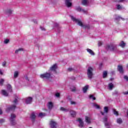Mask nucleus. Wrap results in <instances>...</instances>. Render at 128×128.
<instances>
[{"mask_svg":"<svg viewBox=\"0 0 128 128\" xmlns=\"http://www.w3.org/2000/svg\"><path fill=\"white\" fill-rule=\"evenodd\" d=\"M56 68H58V65L56 64H54L50 68L48 72L41 74L40 78H42L44 80H48V78L52 76V74H56Z\"/></svg>","mask_w":128,"mask_h":128,"instance_id":"obj_1","label":"nucleus"},{"mask_svg":"<svg viewBox=\"0 0 128 128\" xmlns=\"http://www.w3.org/2000/svg\"><path fill=\"white\" fill-rule=\"evenodd\" d=\"M71 20L74 22H76L78 26H81V28H87V30L90 29V25L88 24H82V20L76 18L74 16H70Z\"/></svg>","mask_w":128,"mask_h":128,"instance_id":"obj_2","label":"nucleus"},{"mask_svg":"<svg viewBox=\"0 0 128 128\" xmlns=\"http://www.w3.org/2000/svg\"><path fill=\"white\" fill-rule=\"evenodd\" d=\"M106 49L108 50H112V52H116L118 48H116V45L114 44H110V45H107L106 46Z\"/></svg>","mask_w":128,"mask_h":128,"instance_id":"obj_3","label":"nucleus"},{"mask_svg":"<svg viewBox=\"0 0 128 128\" xmlns=\"http://www.w3.org/2000/svg\"><path fill=\"white\" fill-rule=\"evenodd\" d=\"M16 114H12L10 118V122L12 126L16 124Z\"/></svg>","mask_w":128,"mask_h":128,"instance_id":"obj_4","label":"nucleus"},{"mask_svg":"<svg viewBox=\"0 0 128 128\" xmlns=\"http://www.w3.org/2000/svg\"><path fill=\"white\" fill-rule=\"evenodd\" d=\"M92 72H94V68L92 67H88L87 70V74L88 78H92Z\"/></svg>","mask_w":128,"mask_h":128,"instance_id":"obj_5","label":"nucleus"},{"mask_svg":"<svg viewBox=\"0 0 128 128\" xmlns=\"http://www.w3.org/2000/svg\"><path fill=\"white\" fill-rule=\"evenodd\" d=\"M76 10H77V12H82L83 14H88V11H86V10H85L84 9H82L80 6H78L76 8Z\"/></svg>","mask_w":128,"mask_h":128,"instance_id":"obj_6","label":"nucleus"},{"mask_svg":"<svg viewBox=\"0 0 128 128\" xmlns=\"http://www.w3.org/2000/svg\"><path fill=\"white\" fill-rule=\"evenodd\" d=\"M103 122L105 124V126H106V128H110V123L108 122V118L106 116L103 118Z\"/></svg>","mask_w":128,"mask_h":128,"instance_id":"obj_7","label":"nucleus"},{"mask_svg":"<svg viewBox=\"0 0 128 128\" xmlns=\"http://www.w3.org/2000/svg\"><path fill=\"white\" fill-rule=\"evenodd\" d=\"M16 110V104L8 107L6 109V112H10V110Z\"/></svg>","mask_w":128,"mask_h":128,"instance_id":"obj_8","label":"nucleus"},{"mask_svg":"<svg viewBox=\"0 0 128 128\" xmlns=\"http://www.w3.org/2000/svg\"><path fill=\"white\" fill-rule=\"evenodd\" d=\"M65 4L68 8H70L72 4V0H65Z\"/></svg>","mask_w":128,"mask_h":128,"instance_id":"obj_9","label":"nucleus"},{"mask_svg":"<svg viewBox=\"0 0 128 128\" xmlns=\"http://www.w3.org/2000/svg\"><path fill=\"white\" fill-rule=\"evenodd\" d=\"M50 126L52 128H56V122H54V120H51L50 123Z\"/></svg>","mask_w":128,"mask_h":128,"instance_id":"obj_10","label":"nucleus"},{"mask_svg":"<svg viewBox=\"0 0 128 128\" xmlns=\"http://www.w3.org/2000/svg\"><path fill=\"white\" fill-rule=\"evenodd\" d=\"M77 122H78L80 124H79L80 128H82L84 126V122H82V118H78V120H77Z\"/></svg>","mask_w":128,"mask_h":128,"instance_id":"obj_11","label":"nucleus"},{"mask_svg":"<svg viewBox=\"0 0 128 128\" xmlns=\"http://www.w3.org/2000/svg\"><path fill=\"white\" fill-rule=\"evenodd\" d=\"M32 97H29L26 99V103L27 104H32Z\"/></svg>","mask_w":128,"mask_h":128,"instance_id":"obj_12","label":"nucleus"},{"mask_svg":"<svg viewBox=\"0 0 128 128\" xmlns=\"http://www.w3.org/2000/svg\"><path fill=\"white\" fill-rule=\"evenodd\" d=\"M104 112L106 114H108V106L104 107V112H100V114H102V116H104Z\"/></svg>","mask_w":128,"mask_h":128,"instance_id":"obj_13","label":"nucleus"},{"mask_svg":"<svg viewBox=\"0 0 128 128\" xmlns=\"http://www.w3.org/2000/svg\"><path fill=\"white\" fill-rule=\"evenodd\" d=\"M47 106L48 110H52V108H54V104H52V102H48V103Z\"/></svg>","mask_w":128,"mask_h":128,"instance_id":"obj_14","label":"nucleus"},{"mask_svg":"<svg viewBox=\"0 0 128 128\" xmlns=\"http://www.w3.org/2000/svg\"><path fill=\"white\" fill-rule=\"evenodd\" d=\"M36 114L34 112H32V113L31 115H30V118L32 120V122H34V120H36Z\"/></svg>","mask_w":128,"mask_h":128,"instance_id":"obj_15","label":"nucleus"},{"mask_svg":"<svg viewBox=\"0 0 128 128\" xmlns=\"http://www.w3.org/2000/svg\"><path fill=\"white\" fill-rule=\"evenodd\" d=\"M116 9L118 10H124V8L121 5L117 4L116 5Z\"/></svg>","mask_w":128,"mask_h":128,"instance_id":"obj_16","label":"nucleus"},{"mask_svg":"<svg viewBox=\"0 0 128 128\" xmlns=\"http://www.w3.org/2000/svg\"><path fill=\"white\" fill-rule=\"evenodd\" d=\"M86 50L90 54H91V56H94V51L90 49V48H87Z\"/></svg>","mask_w":128,"mask_h":128,"instance_id":"obj_17","label":"nucleus"},{"mask_svg":"<svg viewBox=\"0 0 128 128\" xmlns=\"http://www.w3.org/2000/svg\"><path fill=\"white\" fill-rule=\"evenodd\" d=\"M7 90L9 92H12V86L10 84H8L7 85Z\"/></svg>","mask_w":128,"mask_h":128,"instance_id":"obj_18","label":"nucleus"},{"mask_svg":"<svg viewBox=\"0 0 128 128\" xmlns=\"http://www.w3.org/2000/svg\"><path fill=\"white\" fill-rule=\"evenodd\" d=\"M118 70L120 72V74L124 73V70L122 69V66H118Z\"/></svg>","mask_w":128,"mask_h":128,"instance_id":"obj_19","label":"nucleus"},{"mask_svg":"<svg viewBox=\"0 0 128 128\" xmlns=\"http://www.w3.org/2000/svg\"><path fill=\"white\" fill-rule=\"evenodd\" d=\"M2 94L4 96H8V92H7L5 90H2Z\"/></svg>","mask_w":128,"mask_h":128,"instance_id":"obj_20","label":"nucleus"},{"mask_svg":"<svg viewBox=\"0 0 128 128\" xmlns=\"http://www.w3.org/2000/svg\"><path fill=\"white\" fill-rule=\"evenodd\" d=\"M70 114H71V116L73 117L74 118V116H76V112L75 111H74L72 110L71 111H70Z\"/></svg>","mask_w":128,"mask_h":128,"instance_id":"obj_21","label":"nucleus"},{"mask_svg":"<svg viewBox=\"0 0 128 128\" xmlns=\"http://www.w3.org/2000/svg\"><path fill=\"white\" fill-rule=\"evenodd\" d=\"M108 90H112L114 88V84H112V83L109 84L108 85Z\"/></svg>","mask_w":128,"mask_h":128,"instance_id":"obj_22","label":"nucleus"},{"mask_svg":"<svg viewBox=\"0 0 128 128\" xmlns=\"http://www.w3.org/2000/svg\"><path fill=\"white\" fill-rule=\"evenodd\" d=\"M120 46H121V48H124L126 46V43L124 42V41H122L120 44H119Z\"/></svg>","mask_w":128,"mask_h":128,"instance_id":"obj_23","label":"nucleus"},{"mask_svg":"<svg viewBox=\"0 0 128 128\" xmlns=\"http://www.w3.org/2000/svg\"><path fill=\"white\" fill-rule=\"evenodd\" d=\"M88 85H86L84 87L82 90H83V92L84 93L86 92V91L88 90Z\"/></svg>","mask_w":128,"mask_h":128,"instance_id":"obj_24","label":"nucleus"},{"mask_svg":"<svg viewBox=\"0 0 128 128\" xmlns=\"http://www.w3.org/2000/svg\"><path fill=\"white\" fill-rule=\"evenodd\" d=\"M6 14H12V9H8L6 10Z\"/></svg>","mask_w":128,"mask_h":128,"instance_id":"obj_25","label":"nucleus"},{"mask_svg":"<svg viewBox=\"0 0 128 128\" xmlns=\"http://www.w3.org/2000/svg\"><path fill=\"white\" fill-rule=\"evenodd\" d=\"M86 122L87 124H90V118L86 116Z\"/></svg>","mask_w":128,"mask_h":128,"instance_id":"obj_26","label":"nucleus"},{"mask_svg":"<svg viewBox=\"0 0 128 128\" xmlns=\"http://www.w3.org/2000/svg\"><path fill=\"white\" fill-rule=\"evenodd\" d=\"M24 50V49L22 48H20L18 50H16L15 51V54H18V52H22Z\"/></svg>","mask_w":128,"mask_h":128,"instance_id":"obj_27","label":"nucleus"},{"mask_svg":"<svg viewBox=\"0 0 128 128\" xmlns=\"http://www.w3.org/2000/svg\"><path fill=\"white\" fill-rule=\"evenodd\" d=\"M46 116V113H44V112H40L38 114V116H40V118H44V116Z\"/></svg>","mask_w":128,"mask_h":128,"instance_id":"obj_28","label":"nucleus"},{"mask_svg":"<svg viewBox=\"0 0 128 128\" xmlns=\"http://www.w3.org/2000/svg\"><path fill=\"white\" fill-rule=\"evenodd\" d=\"M117 124H120L122 122V120L120 118H118L116 120Z\"/></svg>","mask_w":128,"mask_h":128,"instance_id":"obj_29","label":"nucleus"},{"mask_svg":"<svg viewBox=\"0 0 128 128\" xmlns=\"http://www.w3.org/2000/svg\"><path fill=\"white\" fill-rule=\"evenodd\" d=\"M82 4H83V6H87L88 0H82Z\"/></svg>","mask_w":128,"mask_h":128,"instance_id":"obj_30","label":"nucleus"},{"mask_svg":"<svg viewBox=\"0 0 128 128\" xmlns=\"http://www.w3.org/2000/svg\"><path fill=\"white\" fill-rule=\"evenodd\" d=\"M93 106H94V108H97L98 110H100V106H98L97 104H96L94 103L93 104Z\"/></svg>","mask_w":128,"mask_h":128,"instance_id":"obj_31","label":"nucleus"},{"mask_svg":"<svg viewBox=\"0 0 128 128\" xmlns=\"http://www.w3.org/2000/svg\"><path fill=\"white\" fill-rule=\"evenodd\" d=\"M108 76V72L106 71H104L103 72V78H106Z\"/></svg>","mask_w":128,"mask_h":128,"instance_id":"obj_32","label":"nucleus"},{"mask_svg":"<svg viewBox=\"0 0 128 128\" xmlns=\"http://www.w3.org/2000/svg\"><path fill=\"white\" fill-rule=\"evenodd\" d=\"M18 72L16 71L14 72V78H18Z\"/></svg>","mask_w":128,"mask_h":128,"instance_id":"obj_33","label":"nucleus"},{"mask_svg":"<svg viewBox=\"0 0 128 128\" xmlns=\"http://www.w3.org/2000/svg\"><path fill=\"white\" fill-rule=\"evenodd\" d=\"M60 110H62V112H68V109L65 108L64 107H61Z\"/></svg>","mask_w":128,"mask_h":128,"instance_id":"obj_34","label":"nucleus"},{"mask_svg":"<svg viewBox=\"0 0 128 128\" xmlns=\"http://www.w3.org/2000/svg\"><path fill=\"white\" fill-rule=\"evenodd\" d=\"M72 92H76V87L74 86H71L70 88Z\"/></svg>","mask_w":128,"mask_h":128,"instance_id":"obj_35","label":"nucleus"},{"mask_svg":"<svg viewBox=\"0 0 128 128\" xmlns=\"http://www.w3.org/2000/svg\"><path fill=\"white\" fill-rule=\"evenodd\" d=\"M113 112H114V114H115V116H118V112L116 110H114Z\"/></svg>","mask_w":128,"mask_h":128,"instance_id":"obj_36","label":"nucleus"},{"mask_svg":"<svg viewBox=\"0 0 128 128\" xmlns=\"http://www.w3.org/2000/svg\"><path fill=\"white\" fill-rule=\"evenodd\" d=\"M90 100H96V97L94 96L93 95H90Z\"/></svg>","mask_w":128,"mask_h":128,"instance_id":"obj_37","label":"nucleus"},{"mask_svg":"<svg viewBox=\"0 0 128 128\" xmlns=\"http://www.w3.org/2000/svg\"><path fill=\"white\" fill-rule=\"evenodd\" d=\"M4 79H0V84L1 86H2V84H4Z\"/></svg>","mask_w":128,"mask_h":128,"instance_id":"obj_38","label":"nucleus"},{"mask_svg":"<svg viewBox=\"0 0 128 128\" xmlns=\"http://www.w3.org/2000/svg\"><path fill=\"white\" fill-rule=\"evenodd\" d=\"M120 18L121 20H124V19L122 18V17H120V16H118L116 18V20H120Z\"/></svg>","mask_w":128,"mask_h":128,"instance_id":"obj_39","label":"nucleus"},{"mask_svg":"<svg viewBox=\"0 0 128 128\" xmlns=\"http://www.w3.org/2000/svg\"><path fill=\"white\" fill-rule=\"evenodd\" d=\"M10 42V40L8 39H6L5 40H4V44H8V42Z\"/></svg>","mask_w":128,"mask_h":128,"instance_id":"obj_40","label":"nucleus"},{"mask_svg":"<svg viewBox=\"0 0 128 128\" xmlns=\"http://www.w3.org/2000/svg\"><path fill=\"white\" fill-rule=\"evenodd\" d=\"M14 104H18V98H16L15 100L13 101Z\"/></svg>","mask_w":128,"mask_h":128,"instance_id":"obj_41","label":"nucleus"},{"mask_svg":"<svg viewBox=\"0 0 128 128\" xmlns=\"http://www.w3.org/2000/svg\"><path fill=\"white\" fill-rule=\"evenodd\" d=\"M55 96L56 98H60V94L58 92H57Z\"/></svg>","mask_w":128,"mask_h":128,"instance_id":"obj_42","label":"nucleus"},{"mask_svg":"<svg viewBox=\"0 0 128 128\" xmlns=\"http://www.w3.org/2000/svg\"><path fill=\"white\" fill-rule=\"evenodd\" d=\"M68 72H73L74 70V68H69L68 69Z\"/></svg>","mask_w":128,"mask_h":128,"instance_id":"obj_43","label":"nucleus"},{"mask_svg":"<svg viewBox=\"0 0 128 128\" xmlns=\"http://www.w3.org/2000/svg\"><path fill=\"white\" fill-rule=\"evenodd\" d=\"M5 120L4 119H0V124H2L4 122Z\"/></svg>","mask_w":128,"mask_h":128,"instance_id":"obj_44","label":"nucleus"},{"mask_svg":"<svg viewBox=\"0 0 128 128\" xmlns=\"http://www.w3.org/2000/svg\"><path fill=\"white\" fill-rule=\"evenodd\" d=\"M102 42L99 41V42H98V46H102Z\"/></svg>","mask_w":128,"mask_h":128,"instance_id":"obj_45","label":"nucleus"},{"mask_svg":"<svg viewBox=\"0 0 128 128\" xmlns=\"http://www.w3.org/2000/svg\"><path fill=\"white\" fill-rule=\"evenodd\" d=\"M0 74L1 76H2V74H4V70H2L0 69Z\"/></svg>","mask_w":128,"mask_h":128,"instance_id":"obj_46","label":"nucleus"},{"mask_svg":"<svg viewBox=\"0 0 128 128\" xmlns=\"http://www.w3.org/2000/svg\"><path fill=\"white\" fill-rule=\"evenodd\" d=\"M24 80H28V76H25L24 77Z\"/></svg>","mask_w":128,"mask_h":128,"instance_id":"obj_47","label":"nucleus"},{"mask_svg":"<svg viewBox=\"0 0 128 128\" xmlns=\"http://www.w3.org/2000/svg\"><path fill=\"white\" fill-rule=\"evenodd\" d=\"M124 79L128 82V76H124Z\"/></svg>","mask_w":128,"mask_h":128,"instance_id":"obj_48","label":"nucleus"},{"mask_svg":"<svg viewBox=\"0 0 128 128\" xmlns=\"http://www.w3.org/2000/svg\"><path fill=\"white\" fill-rule=\"evenodd\" d=\"M33 22H34V24H38V20H36V19H34Z\"/></svg>","mask_w":128,"mask_h":128,"instance_id":"obj_49","label":"nucleus"},{"mask_svg":"<svg viewBox=\"0 0 128 128\" xmlns=\"http://www.w3.org/2000/svg\"><path fill=\"white\" fill-rule=\"evenodd\" d=\"M6 63L5 62H3L2 63V66H6Z\"/></svg>","mask_w":128,"mask_h":128,"instance_id":"obj_50","label":"nucleus"},{"mask_svg":"<svg viewBox=\"0 0 128 128\" xmlns=\"http://www.w3.org/2000/svg\"><path fill=\"white\" fill-rule=\"evenodd\" d=\"M70 104H76V102L74 101H70Z\"/></svg>","mask_w":128,"mask_h":128,"instance_id":"obj_51","label":"nucleus"},{"mask_svg":"<svg viewBox=\"0 0 128 128\" xmlns=\"http://www.w3.org/2000/svg\"><path fill=\"white\" fill-rule=\"evenodd\" d=\"M117 2H124V0H117Z\"/></svg>","mask_w":128,"mask_h":128,"instance_id":"obj_52","label":"nucleus"},{"mask_svg":"<svg viewBox=\"0 0 128 128\" xmlns=\"http://www.w3.org/2000/svg\"><path fill=\"white\" fill-rule=\"evenodd\" d=\"M40 28L42 30H46V29L44 27L40 26Z\"/></svg>","mask_w":128,"mask_h":128,"instance_id":"obj_53","label":"nucleus"},{"mask_svg":"<svg viewBox=\"0 0 128 128\" xmlns=\"http://www.w3.org/2000/svg\"><path fill=\"white\" fill-rule=\"evenodd\" d=\"M114 94H118V92L115 91L114 93H113V96H114Z\"/></svg>","mask_w":128,"mask_h":128,"instance_id":"obj_54","label":"nucleus"},{"mask_svg":"<svg viewBox=\"0 0 128 128\" xmlns=\"http://www.w3.org/2000/svg\"><path fill=\"white\" fill-rule=\"evenodd\" d=\"M124 94H128V91H126L125 92H124Z\"/></svg>","mask_w":128,"mask_h":128,"instance_id":"obj_55","label":"nucleus"},{"mask_svg":"<svg viewBox=\"0 0 128 128\" xmlns=\"http://www.w3.org/2000/svg\"><path fill=\"white\" fill-rule=\"evenodd\" d=\"M2 114V109L0 108V114Z\"/></svg>","mask_w":128,"mask_h":128,"instance_id":"obj_56","label":"nucleus"},{"mask_svg":"<svg viewBox=\"0 0 128 128\" xmlns=\"http://www.w3.org/2000/svg\"><path fill=\"white\" fill-rule=\"evenodd\" d=\"M113 80V79H112V78H110V80Z\"/></svg>","mask_w":128,"mask_h":128,"instance_id":"obj_57","label":"nucleus"},{"mask_svg":"<svg viewBox=\"0 0 128 128\" xmlns=\"http://www.w3.org/2000/svg\"><path fill=\"white\" fill-rule=\"evenodd\" d=\"M74 80H76V78H74Z\"/></svg>","mask_w":128,"mask_h":128,"instance_id":"obj_58","label":"nucleus"},{"mask_svg":"<svg viewBox=\"0 0 128 128\" xmlns=\"http://www.w3.org/2000/svg\"><path fill=\"white\" fill-rule=\"evenodd\" d=\"M56 26H58V24H56Z\"/></svg>","mask_w":128,"mask_h":128,"instance_id":"obj_59","label":"nucleus"},{"mask_svg":"<svg viewBox=\"0 0 128 128\" xmlns=\"http://www.w3.org/2000/svg\"><path fill=\"white\" fill-rule=\"evenodd\" d=\"M92 128V127H90V128Z\"/></svg>","mask_w":128,"mask_h":128,"instance_id":"obj_60","label":"nucleus"}]
</instances>
